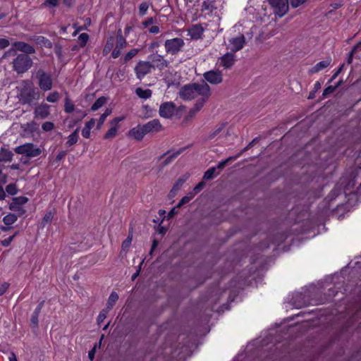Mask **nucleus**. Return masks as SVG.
<instances>
[{
  "label": "nucleus",
  "instance_id": "obj_1",
  "mask_svg": "<svg viewBox=\"0 0 361 361\" xmlns=\"http://www.w3.org/2000/svg\"><path fill=\"white\" fill-rule=\"evenodd\" d=\"M212 94L209 85L204 80L183 85L179 90L180 98L185 101L197 99L196 102L205 104Z\"/></svg>",
  "mask_w": 361,
  "mask_h": 361
},
{
  "label": "nucleus",
  "instance_id": "obj_2",
  "mask_svg": "<svg viewBox=\"0 0 361 361\" xmlns=\"http://www.w3.org/2000/svg\"><path fill=\"white\" fill-rule=\"evenodd\" d=\"M17 89L18 97L23 104L32 105L39 99V92L28 80H23Z\"/></svg>",
  "mask_w": 361,
  "mask_h": 361
},
{
  "label": "nucleus",
  "instance_id": "obj_3",
  "mask_svg": "<svg viewBox=\"0 0 361 361\" xmlns=\"http://www.w3.org/2000/svg\"><path fill=\"white\" fill-rule=\"evenodd\" d=\"M32 65V59L25 54L16 55L12 61L13 70L18 74H23L27 72Z\"/></svg>",
  "mask_w": 361,
  "mask_h": 361
},
{
  "label": "nucleus",
  "instance_id": "obj_4",
  "mask_svg": "<svg viewBox=\"0 0 361 361\" xmlns=\"http://www.w3.org/2000/svg\"><path fill=\"white\" fill-rule=\"evenodd\" d=\"M16 50L21 51L22 54H32L35 53V49L32 45L24 42H15L13 44V47L6 51L2 58L6 59L9 56H14L16 55Z\"/></svg>",
  "mask_w": 361,
  "mask_h": 361
},
{
  "label": "nucleus",
  "instance_id": "obj_5",
  "mask_svg": "<svg viewBox=\"0 0 361 361\" xmlns=\"http://www.w3.org/2000/svg\"><path fill=\"white\" fill-rule=\"evenodd\" d=\"M14 152L18 154L25 155L27 157H35L42 153V149L33 143L27 142L16 147Z\"/></svg>",
  "mask_w": 361,
  "mask_h": 361
},
{
  "label": "nucleus",
  "instance_id": "obj_6",
  "mask_svg": "<svg viewBox=\"0 0 361 361\" xmlns=\"http://www.w3.org/2000/svg\"><path fill=\"white\" fill-rule=\"evenodd\" d=\"M38 79L39 87L44 92L50 90L53 87V80L51 75L45 72L43 69H39L36 73Z\"/></svg>",
  "mask_w": 361,
  "mask_h": 361
},
{
  "label": "nucleus",
  "instance_id": "obj_7",
  "mask_svg": "<svg viewBox=\"0 0 361 361\" xmlns=\"http://www.w3.org/2000/svg\"><path fill=\"white\" fill-rule=\"evenodd\" d=\"M185 42L183 39L179 37L166 39L164 43V47L167 54L175 55L181 51L184 47Z\"/></svg>",
  "mask_w": 361,
  "mask_h": 361
},
{
  "label": "nucleus",
  "instance_id": "obj_8",
  "mask_svg": "<svg viewBox=\"0 0 361 361\" xmlns=\"http://www.w3.org/2000/svg\"><path fill=\"white\" fill-rule=\"evenodd\" d=\"M274 13L279 17L283 16L288 11V0H267Z\"/></svg>",
  "mask_w": 361,
  "mask_h": 361
},
{
  "label": "nucleus",
  "instance_id": "obj_9",
  "mask_svg": "<svg viewBox=\"0 0 361 361\" xmlns=\"http://www.w3.org/2000/svg\"><path fill=\"white\" fill-rule=\"evenodd\" d=\"M153 68L154 66L149 61H140L136 64L134 70L137 78L141 80L151 73Z\"/></svg>",
  "mask_w": 361,
  "mask_h": 361
},
{
  "label": "nucleus",
  "instance_id": "obj_10",
  "mask_svg": "<svg viewBox=\"0 0 361 361\" xmlns=\"http://www.w3.org/2000/svg\"><path fill=\"white\" fill-rule=\"evenodd\" d=\"M236 56L233 52H227L217 59L216 64L224 69H231L236 61Z\"/></svg>",
  "mask_w": 361,
  "mask_h": 361
},
{
  "label": "nucleus",
  "instance_id": "obj_11",
  "mask_svg": "<svg viewBox=\"0 0 361 361\" xmlns=\"http://www.w3.org/2000/svg\"><path fill=\"white\" fill-rule=\"evenodd\" d=\"M177 111L175 104L172 102H166L161 104L159 106V116L164 118H171Z\"/></svg>",
  "mask_w": 361,
  "mask_h": 361
},
{
  "label": "nucleus",
  "instance_id": "obj_12",
  "mask_svg": "<svg viewBox=\"0 0 361 361\" xmlns=\"http://www.w3.org/2000/svg\"><path fill=\"white\" fill-rule=\"evenodd\" d=\"M204 80L212 85H219L223 82V74L221 71L212 70L204 73Z\"/></svg>",
  "mask_w": 361,
  "mask_h": 361
},
{
  "label": "nucleus",
  "instance_id": "obj_13",
  "mask_svg": "<svg viewBox=\"0 0 361 361\" xmlns=\"http://www.w3.org/2000/svg\"><path fill=\"white\" fill-rule=\"evenodd\" d=\"M28 201V198L24 196L14 197L9 204V209L12 211L18 212L19 216L23 215L25 212L23 205Z\"/></svg>",
  "mask_w": 361,
  "mask_h": 361
},
{
  "label": "nucleus",
  "instance_id": "obj_14",
  "mask_svg": "<svg viewBox=\"0 0 361 361\" xmlns=\"http://www.w3.org/2000/svg\"><path fill=\"white\" fill-rule=\"evenodd\" d=\"M245 43V37L243 35H238L235 37H232L228 40L226 47L235 54L243 48Z\"/></svg>",
  "mask_w": 361,
  "mask_h": 361
},
{
  "label": "nucleus",
  "instance_id": "obj_15",
  "mask_svg": "<svg viewBox=\"0 0 361 361\" xmlns=\"http://www.w3.org/2000/svg\"><path fill=\"white\" fill-rule=\"evenodd\" d=\"M33 114L35 118L45 119L50 115V106L42 102L35 107Z\"/></svg>",
  "mask_w": 361,
  "mask_h": 361
},
{
  "label": "nucleus",
  "instance_id": "obj_16",
  "mask_svg": "<svg viewBox=\"0 0 361 361\" xmlns=\"http://www.w3.org/2000/svg\"><path fill=\"white\" fill-rule=\"evenodd\" d=\"M126 44H127L126 40L123 37L121 30H118L117 37H116V47L111 54V56L114 59H116L120 56V54L121 53V50L126 47Z\"/></svg>",
  "mask_w": 361,
  "mask_h": 361
},
{
  "label": "nucleus",
  "instance_id": "obj_17",
  "mask_svg": "<svg viewBox=\"0 0 361 361\" xmlns=\"http://www.w3.org/2000/svg\"><path fill=\"white\" fill-rule=\"evenodd\" d=\"M151 60V63L153 65L154 68L156 67L159 70H163L169 65V62L161 55L157 53H154L149 56Z\"/></svg>",
  "mask_w": 361,
  "mask_h": 361
},
{
  "label": "nucleus",
  "instance_id": "obj_18",
  "mask_svg": "<svg viewBox=\"0 0 361 361\" xmlns=\"http://www.w3.org/2000/svg\"><path fill=\"white\" fill-rule=\"evenodd\" d=\"M142 126L146 132V134L159 132L162 128L161 124L158 119H153L142 125Z\"/></svg>",
  "mask_w": 361,
  "mask_h": 361
},
{
  "label": "nucleus",
  "instance_id": "obj_19",
  "mask_svg": "<svg viewBox=\"0 0 361 361\" xmlns=\"http://www.w3.org/2000/svg\"><path fill=\"white\" fill-rule=\"evenodd\" d=\"M130 137H132L136 140H142L144 136L146 135V132L142 125H138L135 128H133L128 131V133Z\"/></svg>",
  "mask_w": 361,
  "mask_h": 361
},
{
  "label": "nucleus",
  "instance_id": "obj_20",
  "mask_svg": "<svg viewBox=\"0 0 361 361\" xmlns=\"http://www.w3.org/2000/svg\"><path fill=\"white\" fill-rule=\"evenodd\" d=\"M203 27L200 25H194L188 29V35L194 39H200L203 34Z\"/></svg>",
  "mask_w": 361,
  "mask_h": 361
},
{
  "label": "nucleus",
  "instance_id": "obj_21",
  "mask_svg": "<svg viewBox=\"0 0 361 361\" xmlns=\"http://www.w3.org/2000/svg\"><path fill=\"white\" fill-rule=\"evenodd\" d=\"M43 303L44 302H40L32 314L30 322L32 328L37 329L38 327V317L42 308Z\"/></svg>",
  "mask_w": 361,
  "mask_h": 361
},
{
  "label": "nucleus",
  "instance_id": "obj_22",
  "mask_svg": "<svg viewBox=\"0 0 361 361\" xmlns=\"http://www.w3.org/2000/svg\"><path fill=\"white\" fill-rule=\"evenodd\" d=\"M331 59H326V60L322 61L317 63L314 67H312L310 70V72L311 73H318V72L321 71L322 70L328 67L329 66V64L331 63Z\"/></svg>",
  "mask_w": 361,
  "mask_h": 361
},
{
  "label": "nucleus",
  "instance_id": "obj_23",
  "mask_svg": "<svg viewBox=\"0 0 361 361\" xmlns=\"http://www.w3.org/2000/svg\"><path fill=\"white\" fill-rule=\"evenodd\" d=\"M13 154L11 151L1 148L0 149V161L1 162H8L11 161L13 159Z\"/></svg>",
  "mask_w": 361,
  "mask_h": 361
},
{
  "label": "nucleus",
  "instance_id": "obj_24",
  "mask_svg": "<svg viewBox=\"0 0 361 361\" xmlns=\"http://www.w3.org/2000/svg\"><path fill=\"white\" fill-rule=\"evenodd\" d=\"M95 124V120L91 118L89 121L85 123V127L82 130V135L85 138H89L90 136V130Z\"/></svg>",
  "mask_w": 361,
  "mask_h": 361
},
{
  "label": "nucleus",
  "instance_id": "obj_25",
  "mask_svg": "<svg viewBox=\"0 0 361 361\" xmlns=\"http://www.w3.org/2000/svg\"><path fill=\"white\" fill-rule=\"evenodd\" d=\"M135 93L138 97L143 99H149V97H151L152 94L151 90H149V89L144 90L141 87L136 88Z\"/></svg>",
  "mask_w": 361,
  "mask_h": 361
},
{
  "label": "nucleus",
  "instance_id": "obj_26",
  "mask_svg": "<svg viewBox=\"0 0 361 361\" xmlns=\"http://www.w3.org/2000/svg\"><path fill=\"white\" fill-rule=\"evenodd\" d=\"M18 220V216L15 214L9 213L3 218V222L6 226H11Z\"/></svg>",
  "mask_w": 361,
  "mask_h": 361
},
{
  "label": "nucleus",
  "instance_id": "obj_27",
  "mask_svg": "<svg viewBox=\"0 0 361 361\" xmlns=\"http://www.w3.org/2000/svg\"><path fill=\"white\" fill-rule=\"evenodd\" d=\"M79 128H76L68 137V140L66 142V145L68 146H72L77 143L79 135H78Z\"/></svg>",
  "mask_w": 361,
  "mask_h": 361
},
{
  "label": "nucleus",
  "instance_id": "obj_28",
  "mask_svg": "<svg viewBox=\"0 0 361 361\" xmlns=\"http://www.w3.org/2000/svg\"><path fill=\"white\" fill-rule=\"evenodd\" d=\"M204 104L202 102H195L192 108L188 112V118H193L196 114L200 111Z\"/></svg>",
  "mask_w": 361,
  "mask_h": 361
},
{
  "label": "nucleus",
  "instance_id": "obj_29",
  "mask_svg": "<svg viewBox=\"0 0 361 361\" xmlns=\"http://www.w3.org/2000/svg\"><path fill=\"white\" fill-rule=\"evenodd\" d=\"M118 300V295L116 292H112L108 299L107 303H106V310H109V311L113 307L114 304L116 302V301Z\"/></svg>",
  "mask_w": 361,
  "mask_h": 361
},
{
  "label": "nucleus",
  "instance_id": "obj_30",
  "mask_svg": "<svg viewBox=\"0 0 361 361\" xmlns=\"http://www.w3.org/2000/svg\"><path fill=\"white\" fill-rule=\"evenodd\" d=\"M118 127L111 125V128L109 129V130L106 132V133L104 135V139L108 140L111 139L114 137L118 133Z\"/></svg>",
  "mask_w": 361,
  "mask_h": 361
},
{
  "label": "nucleus",
  "instance_id": "obj_31",
  "mask_svg": "<svg viewBox=\"0 0 361 361\" xmlns=\"http://www.w3.org/2000/svg\"><path fill=\"white\" fill-rule=\"evenodd\" d=\"M106 102V99L104 97L98 98L91 106V110L94 111L101 108Z\"/></svg>",
  "mask_w": 361,
  "mask_h": 361
},
{
  "label": "nucleus",
  "instance_id": "obj_32",
  "mask_svg": "<svg viewBox=\"0 0 361 361\" xmlns=\"http://www.w3.org/2000/svg\"><path fill=\"white\" fill-rule=\"evenodd\" d=\"M225 128V123H221L218 128H216L213 132L210 133L207 136V140H211L214 139L221 133L222 130Z\"/></svg>",
  "mask_w": 361,
  "mask_h": 361
},
{
  "label": "nucleus",
  "instance_id": "obj_33",
  "mask_svg": "<svg viewBox=\"0 0 361 361\" xmlns=\"http://www.w3.org/2000/svg\"><path fill=\"white\" fill-rule=\"evenodd\" d=\"M216 167H212L209 169L207 171L204 172L203 179L206 180H209L213 179L216 176Z\"/></svg>",
  "mask_w": 361,
  "mask_h": 361
},
{
  "label": "nucleus",
  "instance_id": "obj_34",
  "mask_svg": "<svg viewBox=\"0 0 361 361\" xmlns=\"http://www.w3.org/2000/svg\"><path fill=\"white\" fill-rule=\"evenodd\" d=\"M75 106L74 104L71 102V100L67 97L65 99V105H64V111L70 114L74 111Z\"/></svg>",
  "mask_w": 361,
  "mask_h": 361
},
{
  "label": "nucleus",
  "instance_id": "obj_35",
  "mask_svg": "<svg viewBox=\"0 0 361 361\" xmlns=\"http://www.w3.org/2000/svg\"><path fill=\"white\" fill-rule=\"evenodd\" d=\"M46 99L49 102H56L59 99V94L57 92H51L47 95Z\"/></svg>",
  "mask_w": 361,
  "mask_h": 361
},
{
  "label": "nucleus",
  "instance_id": "obj_36",
  "mask_svg": "<svg viewBox=\"0 0 361 361\" xmlns=\"http://www.w3.org/2000/svg\"><path fill=\"white\" fill-rule=\"evenodd\" d=\"M78 42L81 47H85L89 39V35L87 33H82L79 35Z\"/></svg>",
  "mask_w": 361,
  "mask_h": 361
},
{
  "label": "nucleus",
  "instance_id": "obj_37",
  "mask_svg": "<svg viewBox=\"0 0 361 361\" xmlns=\"http://www.w3.org/2000/svg\"><path fill=\"white\" fill-rule=\"evenodd\" d=\"M108 312H109V310H106V309H104L99 312V314L97 317V323L99 325L102 322H103L104 320L106 318Z\"/></svg>",
  "mask_w": 361,
  "mask_h": 361
},
{
  "label": "nucleus",
  "instance_id": "obj_38",
  "mask_svg": "<svg viewBox=\"0 0 361 361\" xmlns=\"http://www.w3.org/2000/svg\"><path fill=\"white\" fill-rule=\"evenodd\" d=\"M213 3L210 1H204L202 4V11H212L213 8Z\"/></svg>",
  "mask_w": 361,
  "mask_h": 361
},
{
  "label": "nucleus",
  "instance_id": "obj_39",
  "mask_svg": "<svg viewBox=\"0 0 361 361\" xmlns=\"http://www.w3.org/2000/svg\"><path fill=\"white\" fill-rule=\"evenodd\" d=\"M54 128V124L52 122L47 121L42 123V129L45 132L51 131Z\"/></svg>",
  "mask_w": 361,
  "mask_h": 361
},
{
  "label": "nucleus",
  "instance_id": "obj_40",
  "mask_svg": "<svg viewBox=\"0 0 361 361\" xmlns=\"http://www.w3.org/2000/svg\"><path fill=\"white\" fill-rule=\"evenodd\" d=\"M193 197H194V194H192V193H190V195L183 197L180 200V201L178 202V204H177V207H180L182 205L189 202L193 198Z\"/></svg>",
  "mask_w": 361,
  "mask_h": 361
},
{
  "label": "nucleus",
  "instance_id": "obj_41",
  "mask_svg": "<svg viewBox=\"0 0 361 361\" xmlns=\"http://www.w3.org/2000/svg\"><path fill=\"white\" fill-rule=\"evenodd\" d=\"M132 235H128V238L122 243L121 248L123 251L127 250L131 243H132Z\"/></svg>",
  "mask_w": 361,
  "mask_h": 361
},
{
  "label": "nucleus",
  "instance_id": "obj_42",
  "mask_svg": "<svg viewBox=\"0 0 361 361\" xmlns=\"http://www.w3.org/2000/svg\"><path fill=\"white\" fill-rule=\"evenodd\" d=\"M186 178H179L174 184V185L171 190V192H176V191L178 190L181 188L183 183L185 181Z\"/></svg>",
  "mask_w": 361,
  "mask_h": 361
},
{
  "label": "nucleus",
  "instance_id": "obj_43",
  "mask_svg": "<svg viewBox=\"0 0 361 361\" xmlns=\"http://www.w3.org/2000/svg\"><path fill=\"white\" fill-rule=\"evenodd\" d=\"M139 50L137 49H133L130 51H129L125 56V61H127L130 59H131L133 57L135 56Z\"/></svg>",
  "mask_w": 361,
  "mask_h": 361
},
{
  "label": "nucleus",
  "instance_id": "obj_44",
  "mask_svg": "<svg viewBox=\"0 0 361 361\" xmlns=\"http://www.w3.org/2000/svg\"><path fill=\"white\" fill-rule=\"evenodd\" d=\"M149 8V4L146 2H142L139 6L140 14L144 16L146 14Z\"/></svg>",
  "mask_w": 361,
  "mask_h": 361
},
{
  "label": "nucleus",
  "instance_id": "obj_45",
  "mask_svg": "<svg viewBox=\"0 0 361 361\" xmlns=\"http://www.w3.org/2000/svg\"><path fill=\"white\" fill-rule=\"evenodd\" d=\"M6 191L10 195H15L17 192L16 186L15 184H8L6 187Z\"/></svg>",
  "mask_w": 361,
  "mask_h": 361
},
{
  "label": "nucleus",
  "instance_id": "obj_46",
  "mask_svg": "<svg viewBox=\"0 0 361 361\" xmlns=\"http://www.w3.org/2000/svg\"><path fill=\"white\" fill-rule=\"evenodd\" d=\"M53 217L54 214H52L51 212H47L43 218L42 224H45L51 222L53 219Z\"/></svg>",
  "mask_w": 361,
  "mask_h": 361
},
{
  "label": "nucleus",
  "instance_id": "obj_47",
  "mask_svg": "<svg viewBox=\"0 0 361 361\" xmlns=\"http://www.w3.org/2000/svg\"><path fill=\"white\" fill-rule=\"evenodd\" d=\"M338 87V85H335V86H332V85H330L329 87H327L326 88H325L323 91V96L326 97L327 96L328 94L332 93L333 92L335 91V90Z\"/></svg>",
  "mask_w": 361,
  "mask_h": 361
},
{
  "label": "nucleus",
  "instance_id": "obj_48",
  "mask_svg": "<svg viewBox=\"0 0 361 361\" xmlns=\"http://www.w3.org/2000/svg\"><path fill=\"white\" fill-rule=\"evenodd\" d=\"M17 235V233L14 234L12 236H10L3 240L1 241V243L3 246L4 247H8L11 243V242L13 241V238H15V236Z\"/></svg>",
  "mask_w": 361,
  "mask_h": 361
},
{
  "label": "nucleus",
  "instance_id": "obj_49",
  "mask_svg": "<svg viewBox=\"0 0 361 361\" xmlns=\"http://www.w3.org/2000/svg\"><path fill=\"white\" fill-rule=\"evenodd\" d=\"M307 0H290V5L293 8H297L303 4Z\"/></svg>",
  "mask_w": 361,
  "mask_h": 361
},
{
  "label": "nucleus",
  "instance_id": "obj_50",
  "mask_svg": "<svg viewBox=\"0 0 361 361\" xmlns=\"http://www.w3.org/2000/svg\"><path fill=\"white\" fill-rule=\"evenodd\" d=\"M183 151V149L180 150V151H178L175 153H173L172 155L169 156L165 161H164V164L166 165L168 164H169L171 160L174 158H176L177 156H178L180 152Z\"/></svg>",
  "mask_w": 361,
  "mask_h": 361
},
{
  "label": "nucleus",
  "instance_id": "obj_51",
  "mask_svg": "<svg viewBox=\"0 0 361 361\" xmlns=\"http://www.w3.org/2000/svg\"><path fill=\"white\" fill-rule=\"evenodd\" d=\"M233 158L231 157H228V159H225V160H223L221 161H220L219 163V164L216 166V169H223L225 166L226 165V164L228 162V161L231 160Z\"/></svg>",
  "mask_w": 361,
  "mask_h": 361
},
{
  "label": "nucleus",
  "instance_id": "obj_52",
  "mask_svg": "<svg viewBox=\"0 0 361 361\" xmlns=\"http://www.w3.org/2000/svg\"><path fill=\"white\" fill-rule=\"evenodd\" d=\"M154 22H155V19H154L153 18H148L146 20L142 22V24L143 27L146 28L149 25L153 24Z\"/></svg>",
  "mask_w": 361,
  "mask_h": 361
},
{
  "label": "nucleus",
  "instance_id": "obj_53",
  "mask_svg": "<svg viewBox=\"0 0 361 361\" xmlns=\"http://www.w3.org/2000/svg\"><path fill=\"white\" fill-rule=\"evenodd\" d=\"M123 120H124L123 116L116 117L110 122V125H114L118 127V123L122 121Z\"/></svg>",
  "mask_w": 361,
  "mask_h": 361
},
{
  "label": "nucleus",
  "instance_id": "obj_54",
  "mask_svg": "<svg viewBox=\"0 0 361 361\" xmlns=\"http://www.w3.org/2000/svg\"><path fill=\"white\" fill-rule=\"evenodd\" d=\"M9 45L8 39L4 38H0V49H5Z\"/></svg>",
  "mask_w": 361,
  "mask_h": 361
},
{
  "label": "nucleus",
  "instance_id": "obj_55",
  "mask_svg": "<svg viewBox=\"0 0 361 361\" xmlns=\"http://www.w3.org/2000/svg\"><path fill=\"white\" fill-rule=\"evenodd\" d=\"M9 284L7 283H4L0 285V296L2 295L8 289Z\"/></svg>",
  "mask_w": 361,
  "mask_h": 361
},
{
  "label": "nucleus",
  "instance_id": "obj_56",
  "mask_svg": "<svg viewBox=\"0 0 361 361\" xmlns=\"http://www.w3.org/2000/svg\"><path fill=\"white\" fill-rule=\"evenodd\" d=\"M45 5L55 7L58 5V0H46Z\"/></svg>",
  "mask_w": 361,
  "mask_h": 361
},
{
  "label": "nucleus",
  "instance_id": "obj_57",
  "mask_svg": "<svg viewBox=\"0 0 361 361\" xmlns=\"http://www.w3.org/2000/svg\"><path fill=\"white\" fill-rule=\"evenodd\" d=\"M204 186V183L203 182L199 183L194 188L195 194L200 192Z\"/></svg>",
  "mask_w": 361,
  "mask_h": 361
},
{
  "label": "nucleus",
  "instance_id": "obj_58",
  "mask_svg": "<svg viewBox=\"0 0 361 361\" xmlns=\"http://www.w3.org/2000/svg\"><path fill=\"white\" fill-rule=\"evenodd\" d=\"M66 154H67L66 151L59 152L56 157V161H61V159H63L65 157V156L66 155Z\"/></svg>",
  "mask_w": 361,
  "mask_h": 361
},
{
  "label": "nucleus",
  "instance_id": "obj_59",
  "mask_svg": "<svg viewBox=\"0 0 361 361\" xmlns=\"http://www.w3.org/2000/svg\"><path fill=\"white\" fill-rule=\"evenodd\" d=\"M105 120H106V118H104V116H102L101 115V116H100V118H99V121L97 122V128L98 130L101 129V128H102V125L104 124Z\"/></svg>",
  "mask_w": 361,
  "mask_h": 361
},
{
  "label": "nucleus",
  "instance_id": "obj_60",
  "mask_svg": "<svg viewBox=\"0 0 361 361\" xmlns=\"http://www.w3.org/2000/svg\"><path fill=\"white\" fill-rule=\"evenodd\" d=\"M149 32L152 34H157L159 32V27L157 25L152 26L149 28Z\"/></svg>",
  "mask_w": 361,
  "mask_h": 361
},
{
  "label": "nucleus",
  "instance_id": "obj_61",
  "mask_svg": "<svg viewBox=\"0 0 361 361\" xmlns=\"http://www.w3.org/2000/svg\"><path fill=\"white\" fill-rule=\"evenodd\" d=\"M112 45H113V42H111V43H109V42L108 41L104 48V52L108 53L109 51H110Z\"/></svg>",
  "mask_w": 361,
  "mask_h": 361
},
{
  "label": "nucleus",
  "instance_id": "obj_62",
  "mask_svg": "<svg viewBox=\"0 0 361 361\" xmlns=\"http://www.w3.org/2000/svg\"><path fill=\"white\" fill-rule=\"evenodd\" d=\"M73 27L75 28V31H74V32L73 33V36H76V35H78V33L80 30H83V27H81V26H77V25H76V24H74V25H73Z\"/></svg>",
  "mask_w": 361,
  "mask_h": 361
},
{
  "label": "nucleus",
  "instance_id": "obj_63",
  "mask_svg": "<svg viewBox=\"0 0 361 361\" xmlns=\"http://www.w3.org/2000/svg\"><path fill=\"white\" fill-rule=\"evenodd\" d=\"M94 354H95V349L94 348H93L92 350H91L89 352L88 357H89L90 360H94Z\"/></svg>",
  "mask_w": 361,
  "mask_h": 361
},
{
  "label": "nucleus",
  "instance_id": "obj_64",
  "mask_svg": "<svg viewBox=\"0 0 361 361\" xmlns=\"http://www.w3.org/2000/svg\"><path fill=\"white\" fill-rule=\"evenodd\" d=\"M9 361H18L16 355L13 353H11L9 355Z\"/></svg>",
  "mask_w": 361,
  "mask_h": 361
}]
</instances>
